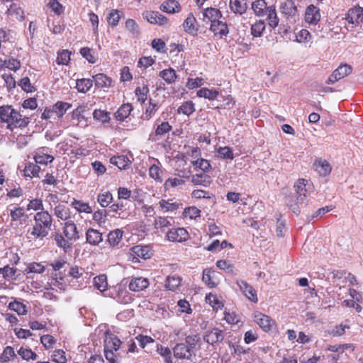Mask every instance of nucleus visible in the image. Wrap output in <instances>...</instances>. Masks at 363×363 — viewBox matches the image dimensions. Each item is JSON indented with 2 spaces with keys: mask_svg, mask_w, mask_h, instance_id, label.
Returning <instances> with one entry per match:
<instances>
[{
  "mask_svg": "<svg viewBox=\"0 0 363 363\" xmlns=\"http://www.w3.org/2000/svg\"><path fill=\"white\" fill-rule=\"evenodd\" d=\"M80 230L73 220L65 223L62 233H56L54 240L56 245L67 252L72 247L73 244L80 238Z\"/></svg>",
  "mask_w": 363,
  "mask_h": 363,
  "instance_id": "1",
  "label": "nucleus"
},
{
  "mask_svg": "<svg viewBox=\"0 0 363 363\" xmlns=\"http://www.w3.org/2000/svg\"><path fill=\"white\" fill-rule=\"evenodd\" d=\"M0 120L6 123L7 128L11 130L25 128L30 123V118L23 116L18 111L9 105L0 106Z\"/></svg>",
  "mask_w": 363,
  "mask_h": 363,
  "instance_id": "2",
  "label": "nucleus"
},
{
  "mask_svg": "<svg viewBox=\"0 0 363 363\" xmlns=\"http://www.w3.org/2000/svg\"><path fill=\"white\" fill-rule=\"evenodd\" d=\"M34 225L28 230V233L35 239L46 237L52 223L50 214L45 211L38 212L34 216Z\"/></svg>",
  "mask_w": 363,
  "mask_h": 363,
  "instance_id": "3",
  "label": "nucleus"
},
{
  "mask_svg": "<svg viewBox=\"0 0 363 363\" xmlns=\"http://www.w3.org/2000/svg\"><path fill=\"white\" fill-rule=\"evenodd\" d=\"M121 344L118 337L112 333H106L104 338V354L106 359L110 363H117L118 359V350Z\"/></svg>",
  "mask_w": 363,
  "mask_h": 363,
  "instance_id": "4",
  "label": "nucleus"
},
{
  "mask_svg": "<svg viewBox=\"0 0 363 363\" xmlns=\"http://www.w3.org/2000/svg\"><path fill=\"white\" fill-rule=\"evenodd\" d=\"M345 20L352 27L358 26L363 22V9L359 6L351 8L346 13Z\"/></svg>",
  "mask_w": 363,
  "mask_h": 363,
  "instance_id": "5",
  "label": "nucleus"
},
{
  "mask_svg": "<svg viewBox=\"0 0 363 363\" xmlns=\"http://www.w3.org/2000/svg\"><path fill=\"white\" fill-rule=\"evenodd\" d=\"M253 318L254 321L265 332L269 331L275 324L272 318L261 312H255Z\"/></svg>",
  "mask_w": 363,
  "mask_h": 363,
  "instance_id": "6",
  "label": "nucleus"
},
{
  "mask_svg": "<svg viewBox=\"0 0 363 363\" xmlns=\"http://www.w3.org/2000/svg\"><path fill=\"white\" fill-rule=\"evenodd\" d=\"M189 237V233L184 228H172L167 233V240L171 242H182L187 240Z\"/></svg>",
  "mask_w": 363,
  "mask_h": 363,
  "instance_id": "7",
  "label": "nucleus"
},
{
  "mask_svg": "<svg viewBox=\"0 0 363 363\" xmlns=\"http://www.w3.org/2000/svg\"><path fill=\"white\" fill-rule=\"evenodd\" d=\"M174 356L177 359H190L193 355H195L194 350L189 349L186 344L177 343L173 348Z\"/></svg>",
  "mask_w": 363,
  "mask_h": 363,
  "instance_id": "8",
  "label": "nucleus"
},
{
  "mask_svg": "<svg viewBox=\"0 0 363 363\" xmlns=\"http://www.w3.org/2000/svg\"><path fill=\"white\" fill-rule=\"evenodd\" d=\"M320 20V10L311 4L307 6L305 12V21L312 25H316Z\"/></svg>",
  "mask_w": 363,
  "mask_h": 363,
  "instance_id": "9",
  "label": "nucleus"
},
{
  "mask_svg": "<svg viewBox=\"0 0 363 363\" xmlns=\"http://www.w3.org/2000/svg\"><path fill=\"white\" fill-rule=\"evenodd\" d=\"M143 16L152 24L163 26L167 23V18L158 11H145Z\"/></svg>",
  "mask_w": 363,
  "mask_h": 363,
  "instance_id": "10",
  "label": "nucleus"
},
{
  "mask_svg": "<svg viewBox=\"0 0 363 363\" xmlns=\"http://www.w3.org/2000/svg\"><path fill=\"white\" fill-rule=\"evenodd\" d=\"M34 160L36 164L46 165L53 162L54 157L48 154L46 147H40L36 150Z\"/></svg>",
  "mask_w": 363,
  "mask_h": 363,
  "instance_id": "11",
  "label": "nucleus"
},
{
  "mask_svg": "<svg viewBox=\"0 0 363 363\" xmlns=\"http://www.w3.org/2000/svg\"><path fill=\"white\" fill-rule=\"evenodd\" d=\"M307 185L308 181L304 179H298V182L294 185L297 201L299 203H303L307 196Z\"/></svg>",
  "mask_w": 363,
  "mask_h": 363,
  "instance_id": "12",
  "label": "nucleus"
},
{
  "mask_svg": "<svg viewBox=\"0 0 363 363\" xmlns=\"http://www.w3.org/2000/svg\"><path fill=\"white\" fill-rule=\"evenodd\" d=\"M224 335L223 330L218 328H213L206 333L203 337V340L211 345H214L223 341Z\"/></svg>",
  "mask_w": 363,
  "mask_h": 363,
  "instance_id": "13",
  "label": "nucleus"
},
{
  "mask_svg": "<svg viewBox=\"0 0 363 363\" xmlns=\"http://www.w3.org/2000/svg\"><path fill=\"white\" fill-rule=\"evenodd\" d=\"M183 28L186 33L195 36L197 35L199 28L196 24V19L192 13H189L183 23Z\"/></svg>",
  "mask_w": 363,
  "mask_h": 363,
  "instance_id": "14",
  "label": "nucleus"
},
{
  "mask_svg": "<svg viewBox=\"0 0 363 363\" xmlns=\"http://www.w3.org/2000/svg\"><path fill=\"white\" fill-rule=\"evenodd\" d=\"M149 286V281L144 277H133L128 287L133 291H141Z\"/></svg>",
  "mask_w": 363,
  "mask_h": 363,
  "instance_id": "15",
  "label": "nucleus"
},
{
  "mask_svg": "<svg viewBox=\"0 0 363 363\" xmlns=\"http://www.w3.org/2000/svg\"><path fill=\"white\" fill-rule=\"evenodd\" d=\"M210 30L214 33L215 35H218L220 38L226 36L229 33L227 23L220 20L214 21L213 23H211Z\"/></svg>",
  "mask_w": 363,
  "mask_h": 363,
  "instance_id": "16",
  "label": "nucleus"
},
{
  "mask_svg": "<svg viewBox=\"0 0 363 363\" xmlns=\"http://www.w3.org/2000/svg\"><path fill=\"white\" fill-rule=\"evenodd\" d=\"M160 210L163 213H172L176 211L181 203L177 201H174L173 199L164 200L162 199L158 203Z\"/></svg>",
  "mask_w": 363,
  "mask_h": 363,
  "instance_id": "17",
  "label": "nucleus"
},
{
  "mask_svg": "<svg viewBox=\"0 0 363 363\" xmlns=\"http://www.w3.org/2000/svg\"><path fill=\"white\" fill-rule=\"evenodd\" d=\"M71 107L72 105L67 102L57 101L51 107V111H52L55 118H60Z\"/></svg>",
  "mask_w": 363,
  "mask_h": 363,
  "instance_id": "18",
  "label": "nucleus"
},
{
  "mask_svg": "<svg viewBox=\"0 0 363 363\" xmlns=\"http://www.w3.org/2000/svg\"><path fill=\"white\" fill-rule=\"evenodd\" d=\"M191 182L194 185H200L204 187L208 186L212 182L211 177L206 172L195 174L191 176Z\"/></svg>",
  "mask_w": 363,
  "mask_h": 363,
  "instance_id": "19",
  "label": "nucleus"
},
{
  "mask_svg": "<svg viewBox=\"0 0 363 363\" xmlns=\"http://www.w3.org/2000/svg\"><path fill=\"white\" fill-rule=\"evenodd\" d=\"M313 167L320 176L325 177L331 172V166L326 160L321 159L316 160L314 162Z\"/></svg>",
  "mask_w": 363,
  "mask_h": 363,
  "instance_id": "20",
  "label": "nucleus"
},
{
  "mask_svg": "<svg viewBox=\"0 0 363 363\" xmlns=\"http://www.w3.org/2000/svg\"><path fill=\"white\" fill-rule=\"evenodd\" d=\"M171 130L172 126L169 124L168 122H162L161 124L157 126L155 133L150 135L149 139L152 141H157L159 140L158 137H161L165 135Z\"/></svg>",
  "mask_w": 363,
  "mask_h": 363,
  "instance_id": "21",
  "label": "nucleus"
},
{
  "mask_svg": "<svg viewBox=\"0 0 363 363\" xmlns=\"http://www.w3.org/2000/svg\"><path fill=\"white\" fill-rule=\"evenodd\" d=\"M215 274L216 272L211 268H206L203 271L202 280L209 288H214L218 285L215 279Z\"/></svg>",
  "mask_w": 363,
  "mask_h": 363,
  "instance_id": "22",
  "label": "nucleus"
},
{
  "mask_svg": "<svg viewBox=\"0 0 363 363\" xmlns=\"http://www.w3.org/2000/svg\"><path fill=\"white\" fill-rule=\"evenodd\" d=\"M55 216L61 220L65 222L72 220L70 216V210L65 205L59 204L54 208Z\"/></svg>",
  "mask_w": 363,
  "mask_h": 363,
  "instance_id": "23",
  "label": "nucleus"
},
{
  "mask_svg": "<svg viewBox=\"0 0 363 363\" xmlns=\"http://www.w3.org/2000/svg\"><path fill=\"white\" fill-rule=\"evenodd\" d=\"M87 242L92 245H97L102 242V234L97 230L89 228L86 233Z\"/></svg>",
  "mask_w": 363,
  "mask_h": 363,
  "instance_id": "24",
  "label": "nucleus"
},
{
  "mask_svg": "<svg viewBox=\"0 0 363 363\" xmlns=\"http://www.w3.org/2000/svg\"><path fill=\"white\" fill-rule=\"evenodd\" d=\"M280 9L281 13L288 17L295 16L297 12L296 6L292 0H286Z\"/></svg>",
  "mask_w": 363,
  "mask_h": 363,
  "instance_id": "25",
  "label": "nucleus"
},
{
  "mask_svg": "<svg viewBox=\"0 0 363 363\" xmlns=\"http://www.w3.org/2000/svg\"><path fill=\"white\" fill-rule=\"evenodd\" d=\"M133 253L138 257L147 259L152 255V252L149 246L136 245L131 249Z\"/></svg>",
  "mask_w": 363,
  "mask_h": 363,
  "instance_id": "26",
  "label": "nucleus"
},
{
  "mask_svg": "<svg viewBox=\"0 0 363 363\" xmlns=\"http://www.w3.org/2000/svg\"><path fill=\"white\" fill-rule=\"evenodd\" d=\"M132 110L133 107L130 104H124L121 105L118 111L115 113V117L116 120L123 121L128 117Z\"/></svg>",
  "mask_w": 363,
  "mask_h": 363,
  "instance_id": "27",
  "label": "nucleus"
},
{
  "mask_svg": "<svg viewBox=\"0 0 363 363\" xmlns=\"http://www.w3.org/2000/svg\"><path fill=\"white\" fill-rule=\"evenodd\" d=\"M265 15L267 16V20L268 21L269 26L272 28H275L279 24V18L275 6H269Z\"/></svg>",
  "mask_w": 363,
  "mask_h": 363,
  "instance_id": "28",
  "label": "nucleus"
},
{
  "mask_svg": "<svg viewBox=\"0 0 363 363\" xmlns=\"http://www.w3.org/2000/svg\"><path fill=\"white\" fill-rule=\"evenodd\" d=\"M40 167L33 162H28L24 167L23 175L26 177H38Z\"/></svg>",
  "mask_w": 363,
  "mask_h": 363,
  "instance_id": "29",
  "label": "nucleus"
},
{
  "mask_svg": "<svg viewBox=\"0 0 363 363\" xmlns=\"http://www.w3.org/2000/svg\"><path fill=\"white\" fill-rule=\"evenodd\" d=\"M182 279L177 275L168 276L165 281V287L168 290L176 291L181 285Z\"/></svg>",
  "mask_w": 363,
  "mask_h": 363,
  "instance_id": "30",
  "label": "nucleus"
},
{
  "mask_svg": "<svg viewBox=\"0 0 363 363\" xmlns=\"http://www.w3.org/2000/svg\"><path fill=\"white\" fill-rule=\"evenodd\" d=\"M230 8L235 13L242 14L247 9L245 0H230Z\"/></svg>",
  "mask_w": 363,
  "mask_h": 363,
  "instance_id": "31",
  "label": "nucleus"
},
{
  "mask_svg": "<svg viewBox=\"0 0 363 363\" xmlns=\"http://www.w3.org/2000/svg\"><path fill=\"white\" fill-rule=\"evenodd\" d=\"M268 7L264 0H257L252 4V9L258 16H265Z\"/></svg>",
  "mask_w": 363,
  "mask_h": 363,
  "instance_id": "32",
  "label": "nucleus"
},
{
  "mask_svg": "<svg viewBox=\"0 0 363 363\" xmlns=\"http://www.w3.org/2000/svg\"><path fill=\"white\" fill-rule=\"evenodd\" d=\"M161 9L164 12L174 13L179 11V4L176 0H167L162 4Z\"/></svg>",
  "mask_w": 363,
  "mask_h": 363,
  "instance_id": "33",
  "label": "nucleus"
},
{
  "mask_svg": "<svg viewBox=\"0 0 363 363\" xmlns=\"http://www.w3.org/2000/svg\"><path fill=\"white\" fill-rule=\"evenodd\" d=\"M204 18H208L211 23L218 21L222 16L221 12L215 8H207L203 13Z\"/></svg>",
  "mask_w": 363,
  "mask_h": 363,
  "instance_id": "34",
  "label": "nucleus"
},
{
  "mask_svg": "<svg viewBox=\"0 0 363 363\" xmlns=\"http://www.w3.org/2000/svg\"><path fill=\"white\" fill-rule=\"evenodd\" d=\"M110 162L120 169H125L130 164V160L125 155L112 157L110 159Z\"/></svg>",
  "mask_w": 363,
  "mask_h": 363,
  "instance_id": "35",
  "label": "nucleus"
},
{
  "mask_svg": "<svg viewBox=\"0 0 363 363\" xmlns=\"http://www.w3.org/2000/svg\"><path fill=\"white\" fill-rule=\"evenodd\" d=\"M8 13L9 16L18 21H23L25 18L23 10L16 4L10 5L8 9Z\"/></svg>",
  "mask_w": 363,
  "mask_h": 363,
  "instance_id": "36",
  "label": "nucleus"
},
{
  "mask_svg": "<svg viewBox=\"0 0 363 363\" xmlns=\"http://www.w3.org/2000/svg\"><path fill=\"white\" fill-rule=\"evenodd\" d=\"M96 86L99 88L109 87L111 84V79L106 75L99 73L93 77Z\"/></svg>",
  "mask_w": 363,
  "mask_h": 363,
  "instance_id": "37",
  "label": "nucleus"
},
{
  "mask_svg": "<svg viewBox=\"0 0 363 363\" xmlns=\"http://www.w3.org/2000/svg\"><path fill=\"white\" fill-rule=\"evenodd\" d=\"M93 86V80L90 79H80L77 80L76 88L79 92L86 93Z\"/></svg>",
  "mask_w": 363,
  "mask_h": 363,
  "instance_id": "38",
  "label": "nucleus"
},
{
  "mask_svg": "<svg viewBox=\"0 0 363 363\" xmlns=\"http://www.w3.org/2000/svg\"><path fill=\"white\" fill-rule=\"evenodd\" d=\"M219 93L216 89H210L208 88H201L197 91V96L199 97H203L205 99H208V100H214L216 99Z\"/></svg>",
  "mask_w": 363,
  "mask_h": 363,
  "instance_id": "39",
  "label": "nucleus"
},
{
  "mask_svg": "<svg viewBox=\"0 0 363 363\" xmlns=\"http://www.w3.org/2000/svg\"><path fill=\"white\" fill-rule=\"evenodd\" d=\"M159 76L162 78L167 84H172L177 79V74L174 69L169 68L161 71Z\"/></svg>",
  "mask_w": 363,
  "mask_h": 363,
  "instance_id": "40",
  "label": "nucleus"
},
{
  "mask_svg": "<svg viewBox=\"0 0 363 363\" xmlns=\"http://www.w3.org/2000/svg\"><path fill=\"white\" fill-rule=\"evenodd\" d=\"M16 269L11 267L9 265H6L2 268H0V274L7 281L15 280Z\"/></svg>",
  "mask_w": 363,
  "mask_h": 363,
  "instance_id": "41",
  "label": "nucleus"
},
{
  "mask_svg": "<svg viewBox=\"0 0 363 363\" xmlns=\"http://www.w3.org/2000/svg\"><path fill=\"white\" fill-rule=\"evenodd\" d=\"M172 218L158 217L155 219L154 225L156 229L164 231L166 228L171 225Z\"/></svg>",
  "mask_w": 363,
  "mask_h": 363,
  "instance_id": "42",
  "label": "nucleus"
},
{
  "mask_svg": "<svg viewBox=\"0 0 363 363\" xmlns=\"http://www.w3.org/2000/svg\"><path fill=\"white\" fill-rule=\"evenodd\" d=\"M123 231L120 229L114 230L108 235V241L112 246L117 245L121 240Z\"/></svg>",
  "mask_w": 363,
  "mask_h": 363,
  "instance_id": "43",
  "label": "nucleus"
},
{
  "mask_svg": "<svg viewBox=\"0 0 363 363\" xmlns=\"http://www.w3.org/2000/svg\"><path fill=\"white\" fill-rule=\"evenodd\" d=\"M94 285L100 291H105L108 287L106 276L105 274H101L94 277Z\"/></svg>",
  "mask_w": 363,
  "mask_h": 363,
  "instance_id": "44",
  "label": "nucleus"
},
{
  "mask_svg": "<svg viewBox=\"0 0 363 363\" xmlns=\"http://www.w3.org/2000/svg\"><path fill=\"white\" fill-rule=\"evenodd\" d=\"M265 30V23L264 21L259 20L256 21L251 26V34L254 37H260Z\"/></svg>",
  "mask_w": 363,
  "mask_h": 363,
  "instance_id": "45",
  "label": "nucleus"
},
{
  "mask_svg": "<svg viewBox=\"0 0 363 363\" xmlns=\"http://www.w3.org/2000/svg\"><path fill=\"white\" fill-rule=\"evenodd\" d=\"M72 206L79 213H91L92 212V208L89 203L81 201L74 200Z\"/></svg>",
  "mask_w": 363,
  "mask_h": 363,
  "instance_id": "46",
  "label": "nucleus"
},
{
  "mask_svg": "<svg viewBox=\"0 0 363 363\" xmlns=\"http://www.w3.org/2000/svg\"><path fill=\"white\" fill-rule=\"evenodd\" d=\"M149 92L148 86L143 84V86H138L135 90L137 99L140 103H144L147 100V95Z\"/></svg>",
  "mask_w": 363,
  "mask_h": 363,
  "instance_id": "47",
  "label": "nucleus"
},
{
  "mask_svg": "<svg viewBox=\"0 0 363 363\" xmlns=\"http://www.w3.org/2000/svg\"><path fill=\"white\" fill-rule=\"evenodd\" d=\"M352 68L350 65L345 64L340 65L333 72L336 74L339 79H341L349 75L352 72Z\"/></svg>",
  "mask_w": 363,
  "mask_h": 363,
  "instance_id": "48",
  "label": "nucleus"
},
{
  "mask_svg": "<svg viewBox=\"0 0 363 363\" xmlns=\"http://www.w3.org/2000/svg\"><path fill=\"white\" fill-rule=\"evenodd\" d=\"M162 170L157 164H152L149 168L150 177L151 178H152L153 179H155L156 182H162Z\"/></svg>",
  "mask_w": 363,
  "mask_h": 363,
  "instance_id": "49",
  "label": "nucleus"
},
{
  "mask_svg": "<svg viewBox=\"0 0 363 363\" xmlns=\"http://www.w3.org/2000/svg\"><path fill=\"white\" fill-rule=\"evenodd\" d=\"M9 308L16 312L18 315H24L27 313L26 305L17 301L9 303Z\"/></svg>",
  "mask_w": 363,
  "mask_h": 363,
  "instance_id": "50",
  "label": "nucleus"
},
{
  "mask_svg": "<svg viewBox=\"0 0 363 363\" xmlns=\"http://www.w3.org/2000/svg\"><path fill=\"white\" fill-rule=\"evenodd\" d=\"M193 166L196 168L201 169L203 172H208L211 169V165L209 161L204 159H197L191 162Z\"/></svg>",
  "mask_w": 363,
  "mask_h": 363,
  "instance_id": "51",
  "label": "nucleus"
},
{
  "mask_svg": "<svg viewBox=\"0 0 363 363\" xmlns=\"http://www.w3.org/2000/svg\"><path fill=\"white\" fill-rule=\"evenodd\" d=\"M97 201L102 207H107L112 202L113 196L109 191H106L98 195Z\"/></svg>",
  "mask_w": 363,
  "mask_h": 363,
  "instance_id": "52",
  "label": "nucleus"
},
{
  "mask_svg": "<svg viewBox=\"0 0 363 363\" xmlns=\"http://www.w3.org/2000/svg\"><path fill=\"white\" fill-rule=\"evenodd\" d=\"M185 181L180 177L169 178L166 180L164 187L165 190H169L171 188H174L184 184Z\"/></svg>",
  "mask_w": 363,
  "mask_h": 363,
  "instance_id": "53",
  "label": "nucleus"
},
{
  "mask_svg": "<svg viewBox=\"0 0 363 363\" xmlns=\"http://www.w3.org/2000/svg\"><path fill=\"white\" fill-rule=\"evenodd\" d=\"M195 111L194 104L192 101H186L178 108L179 113H183L186 116L191 115Z\"/></svg>",
  "mask_w": 363,
  "mask_h": 363,
  "instance_id": "54",
  "label": "nucleus"
},
{
  "mask_svg": "<svg viewBox=\"0 0 363 363\" xmlns=\"http://www.w3.org/2000/svg\"><path fill=\"white\" fill-rule=\"evenodd\" d=\"M218 157L223 160H233L234 155L230 147H220L218 149Z\"/></svg>",
  "mask_w": 363,
  "mask_h": 363,
  "instance_id": "55",
  "label": "nucleus"
},
{
  "mask_svg": "<svg viewBox=\"0 0 363 363\" xmlns=\"http://www.w3.org/2000/svg\"><path fill=\"white\" fill-rule=\"evenodd\" d=\"M157 109V105L156 104H152L150 100L148 107L146 108L145 111L142 116V118L145 121L150 120L155 114Z\"/></svg>",
  "mask_w": 363,
  "mask_h": 363,
  "instance_id": "56",
  "label": "nucleus"
},
{
  "mask_svg": "<svg viewBox=\"0 0 363 363\" xmlns=\"http://www.w3.org/2000/svg\"><path fill=\"white\" fill-rule=\"evenodd\" d=\"M311 39L310 32L306 29H301L296 35V41L300 43H306Z\"/></svg>",
  "mask_w": 363,
  "mask_h": 363,
  "instance_id": "57",
  "label": "nucleus"
},
{
  "mask_svg": "<svg viewBox=\"0 0 363 363\" xmlns=\"http://www.w3.org/2000/svg\"><path fill=\"white\" fill-rule=\"evenodd\" d=\"M45 271V267L40 263L33 262L30 263L25 269V273H38L41 274Z\"/></svg>",
  "mask_w": 363,
  "mask_h": 363,
  "instance_id": "58",
  "label": "nucleus"
},
{
  "mask_svg": "<svg viewBox=\"0 0 363 363\" xmlns=\"http://www.w3.org/2000/svg\"><path fill=\"white\" fill-rule=\"evenodd\" d=\"M157 352L164 358L165 363H172V351L169 348L160 346L157 347Z\"/></svg>",
  "mask_w": 363,
  "mask_h": 363,
  "instance_id": "59",
  "label": "nucleus"
},
{
  "mask_svg": "<svg viewBox=\"0 0 363 363\" xmlns=\"http://www.w3.org/2000/svg\"><path fill=\"white\" fill-rule=\"evenodd\" d=\"M350 325L347 324H340L337 325H335L330 332V335L335 336V337H339L345 333L346 329H349Z\"/></svg>",
  "mask_w": 363,
  "mask_h": 363,
  "instance_id": "60",
  "label": "nucleus"
},
{
  "mask_svg": "<svg viewBox=\"0 0 363 363\" xmlns=\"http://www.w3.org/2000/svg\"><path fill=\"white\" fill-rule=\"evenodd\" d=\"M18 353L23 359L26 360L35 359L37 358V354L30 349L21 347L18 351Z\"/></svg>",
  "mask_w": 363,
  "mask_h": 363,
  "instance_id": "61",
  "label": "nucleus"
},
{
  "mask_svg": "<svg viewBox=\"0 0 363 363\" xmlns=\"http://www.w3.org/2000/svg\"><path fill=\"white\" fill-rule=\"evenodd\" d=\"M70 60V52L67 50H63L57 55V62L58 65H67Z\"/></svg>",
  "mask_w": 363,
  "mask_h": 363,
  "instance_id": "62",
  "label": "nucleus"
},
{
  "mask_svg": "<svg viewBox=\"0 0 363 363\" xmlns=\"http://www.w3.org/2000/svg\"><path fill=\"white\" fill-rule=\"evenodd\" d=\"M93 117L95 120L99 121L102 123H106L110 119L109 113L101 110H95L93 113Z\"/></svg>",
  "mask_w": 363,
  "mask_h": 363,
  "instance_id": "63",
  "label": "nucleus"
},
{
  "mask_svg": "<svg viewBox=\"0 0 363 363\" xmlns=\"http://www.w3.org/2000/svg\"><path fill=\"white\" fill-rule=\"evenodd\" d=\"M52 361L55 363H66L67 359L65 352L62 350L54 351L52 355Z\"/></svg>",
  "mask_w": 363,
  "mask_h": 363,
  "instance_id": "64",
  "label": "nucleus"
}]
</instances>
